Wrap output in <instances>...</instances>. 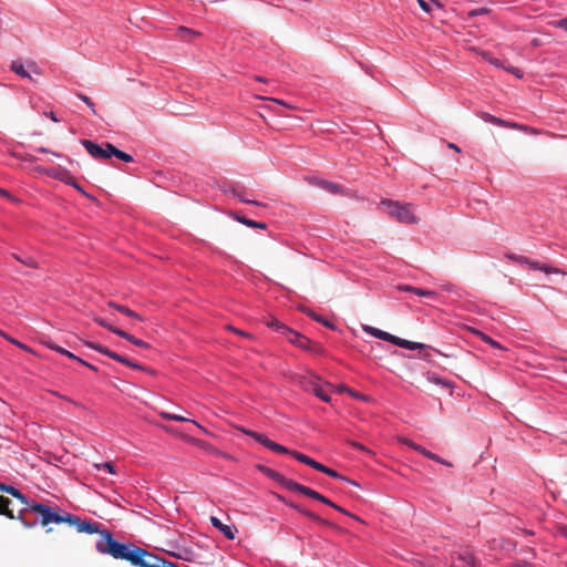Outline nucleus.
I'll list each match as a JSON object with an SVG mask.
<instances>
[{"label":"nucleus","instance_id":"1","mask_svg":"<svg viewBox=\"0 0 567 567\" xmlns=\"http://www.w3.org/2000/svg\"><path fill=\"white\" fill-rule=\"evenodd\" d=\"M65 523H68L71 526H74L79 533H86V534H100V538L97 539L95 547L96 550L102 555H110L114 559H122L126 560V558L115 556V553H113L110 547H112V543L117 545H124L126 547H130L128 549H132L134 547H137L136 545L132 543H120L116 539H114L112 533L107 529H101L100 524L91 520V519H82L78 515L73 514H66Z\"/></svg>","mask_w":567,"mask_h":567},{"label":"nucleus","instance_id":"2","mask_svg":"<svg viewBox=\"0 0 567 567\" xmlns=\"http://www.w3.org/2000/svg\"><path fill=\"white\" fill-rule=\"evenodd\" d=\"M18 519L25 527L30 528L34 527L38 523L42 526L65 523L66 514L62 515L53 511L52 507L32 499L28 507H22L19 511Z\"/></svg>","mask_w":567,"mask_h":567},{"label":"nucleus","instance_id":"3","mask_svg":"<svg viewBox=\"0 0 567 567\" xmlns=\"http://www.w3.org/2000/svg\"><path fill=\"white\" fill-rule=\"evenodd\" d=\"M241 431H243V433L255 439L258 443H260L261 445H264L265 447H267L268 450H270L272 452L281 453V454H289L293 458H296L298 462L303 463L309 466H311V464H312L313 458H311L308 455L302 454L298 451H291V450L287 449L286 446L269 440L262 433H259V432H256L252 430H248V429H244V427L241 429Z\"/></svg>","mask_w":567,"mask_h":567},{"label":"nucleus","instance_id":"4","mask_svg":"<svg viewBox=\"0 0 567 567\" xmlns=\"http://www.w3.org/2000/svg\"><path fill=\"white\" fill-rule=\"evenodd\" d=\"M380 204L386 207L388 214L399 223L413 225L419 221L412 204L391 199H382Z\"/></svg>","mask_w":567,"mask_h":567},{"label":"nucleus","instance_id":"5","mask_svg":"<svg viewBox=\"0 0 567 567\" xmlns=\"http://www.w3.org/2000/svg\"><path fill=\"white\" fill-rule=\"evenodd\" d=\"M80 143L87 151V153L95 159L111 158V153L107 150V143L99 145L91 140H81Z\"/></svg>","mask_w":567,"mask_h":567},{"label":"nucleus","instance_id":"6","mask_svg":"<svg viewBox=\"0 0 567 567\" xmlns=\"http://www.w3.org/2000/svg\"><path fill=\"white\" fill-rule=\"evenodd\" d=\"M306 389L311 391L317 398L322 400L323 402L330 403L331 396L328 392L324 391L323 386L320 383V378L317 375H312L309 381L306 383Z\"/></svg>","mask_w":567,"mask_h":567},{"label":"nucleus","instance_id":"7","mask_svg":"<svg viewBox=\"0 0 567 567\" xmlns=\"http://www.w3.org/2000/svg\"><path fill=\"white\" fill-rule=\"evenodd\" d=\"M511 258L513 260H515L516 262H519L522 265H527L532 269L540 270V271H544L545 274H548V275L549 274H558V269L557 268L548 266L546 264H540V262H537V261H532V260H529L528 258H526L524 256H511Z\"/></svg>","mask_w":567,"mask_h":567},{"label":"nucleus","instance_id":"8","mask_svg":"<svg viewBox=\"0 0 567 567\" xmlns=\"http://www.w3.org/2000/svg\"><path fill=\"white\" fill-rule=\"evenodd\" d=\"M477 565L478 560L468 550L458 553L452 559V567H476Z\"/></svg>","mask_w":567,"mask_h":567},{"label":"nucleus","instance_id":"9","mask_svg":"<svg viewBox=\"0 0 567 567\" xmlns=\"http://www.w3.org/2000/svg\"><path fill=\"white\" fill-rule=\"evenodd\" d=\"M210 524L217 528L227 539L233 540L236 537L237 528L235 525H226L223 524V522L216 517H210Z\"/></svg>","mask_w":567,"mask_h":567},{"label":"nucleus","instance_id":"10","mask_svg":"<svg viewBox=\"0 0 567 567\" xmlns=\"http://www.w3.org/2000/svg\"><path fill=\"white\" fill-rule=\"evenodd\" d=\"M84 346H86L87 348L93 349V350H95V351H97V352L120 362V363H121V361H124L123 360L124 355H121L100 343H95L92 341H84Z\"/></svg>","mask_w":567,"mask_h":567},{"label":"nucleus","instance_id":"11","mask_svg":"<svg viewBox=\"0 0 567 567\" xmlns=\"http://www.w3.org/2000/svg\"><path fill=\"white\" fill-rule=\"evenodd\" d=\"M50 176L55 177V178L62 181L63 183H65L66 185L74 187L82 194H85L83 188L75 182V179L69 174L68 171H65V169L55 171L54 169L50 173Z\"/></svg>","mask_w":567,"mask_h":567},{"label":"nucleus","instance_id":"12","mask_svg":"<svg viewBox=\"0 0 567 567\" xmlns=\"http://www.w3.org/2000/svg\"><path fill=\"white\" fill-rule=\"evenodd\" d=\"M278 484L287 488L288 491L297 492L305 496H307L308 491L310 489V487L301 485L290 478L285 477L284 475H281V478L279 480Z\"/></svg>","mask_w":567,"mask_h":567},{"label":"nucleus","instance_id":"13","mask_svg":"<svg viewBox=\"0 0 567 567\" xmlns=\"http://www.w3.org/2000/svg\"><path fill=\"white\" fill-rule=\"evenodd\" d=\"M0 491L12 495L14 498L20 501L21 504H23V507H28L32 502V499L28 498L20 489L16 488L12 485L1 483Z\"/></svg>","mask_w":567,"mask_h":567},{"label":"nucleus","instance_id":"14","mask_svg":"<svg viewBox=\"0 0 567 567\" xmlns=\"http://www.w3.org/2000/svg\"><path fill=\"white\" fill-rule=\"evenodd\" d=\"M363 331L367 332L368 334L374 337V338H378L380 340H383V341H388L390 343H393L395 342V336L394 334H391L386 331H383L381 329H378V328H374L372 326H363L362 327Z\"/></svg>","mask_w":567,"mask_h":567},{"label":"nucleus","instance_id":"15","mask_svg":"<svg viewBox=\"0 0 567 567\" xmlns=\"http://www.w3.org/2000/svg\"><path fill=\"white\" fill-rule=\"evenodd\" d=\"M308 497L310 498H313L316 501H319L337 511H339L340 513H343L346 515H349V512L342 507H340L339 505H337L336 503H333L332 501H330L329 498H327L326 496H323L322 494L318 493L317 491L310 488L308 491V494H307Z\"/></svg>","mask_w":567,"mask_h":567},{"label":"nucleus","instance_id":"16","mask_svg":"<svg viewBox=\"0 0 567 567\" xmlns=\"http://www.w3.org/2000/svg\"><path fill=\"white\" fill-rule=\"evenodd\" d=\"M310 182L331 194H339L342 190V187L339 184L326 179L315 177L311 178Z\"/></svg>","mask_w":567,"mask_h":567},{"label":"nucleus","instance_id":"17","mask_svg":"<svg viewBox=\"0 0 567 567\" xmlns=\"http://www.w3.org/2000/svg\"><path fill=\"white\" fill-rule=\"evenodd\" d=\"M405 444L410 449L421 453L422 455H424L425 457H427V458H430L432 461H441V456H439L437 454L432 453L431 451L426 450L425 447H423L420 444L414 443L411 440H405Z\"/></svg>","mask_w":567,"mask_h":567},{"label":"nucleus","instance_id":"18","mask_svg":"<svg viewBox=\"0 0 567 567\" xmlns=\"http://www.w3.org/2000/svg\"><path fill=\"white\" fill-rule=\"evenodd\" d=\"M225 193L226 194H231L234 197H236L241 203L250 204V205H255V206H264V204H261L260 202H257V200H254V199H250V198L246 197L243 193H240L234 186H230L229 188L225 189Z\"/></svg>","mask_w":567,"mask_h":567},{"label":"nucleus","instance_id":"19","mask_svg":"<svg viewBox=\"0 0 567 567\" xmlns=\"http://www.w3.org/2000/svg\"><path fill=\"white\" fill-rule=\"evenodd\" d=\"M10 70L16 73L17 75H19L20 78L22 79H28V80H32V76L31 74L29 73V71L24 68V64L22 63L21 60H14L11 62L10 64Z\"/></svg>","mask_w":567,"mask_h":567},{"label":"nucleus","instance_id":"20","mask_svg":"<svg viewBox=\"0 0 567 567\" xmlns=\"http://www.w3.org/2000/svg\"><path fill=\"white\" fill-rule=\"evenodd\" d=\"M115 334L127 340L128 342L133 343L134 346L138 348L147 349L150 348V344L142 339L135 338L133 334L127 333L126 331L120 329L118 331H115Z\"/></svg>","mask_w":567,"mask_h":567},{"label":"nucleus","instance_id":"21","mask_svg":"<svg viewBox=\"0 0 567 567\" xmlns=\"http://www.w3.org/2000/svg\"><path fill=\"white\" fill-rule=\"evenodd\" d=\"M481 118L486 122V123H491V124H494V125H497V126H504V127H517V124H512V123H508L499 117H496L489 113H482L481 114Z\"/></svg>","mask_w":567,"mask_h":567},{"label":"nucleus","instance_id":"22","mask_svg":"<svg viewBox=\"0 0 567 567\" xmlns=\"http://www.w3.org/2000/svg\"><path fill=\"white\" fill-rule=\"evenodd\" d=\"M286 337L289 342L298 346L299 348L306 349L308 344V339H306L302 334L291 329V332H287Z\"/></svg>","mask_w":567,"mask_h":567},{"label":"nucleus","instance_id":"23","mask_svg":"<svg viewBox=\"0 0 567 567\" xmlns=\"http://www.w3.org/2000/svg\"><path fill=\"white\" fill-rule=\"evenodd\" d=\"M393 344L400 347V348H403V349H409V350H416V349H423L425 346L423 343H419V342H413V341H410V340H405V339H401L399 337L395 336V342H393Z\"/></svg>","mask_w":567,"mask_h":567},{"label":"nucleus","instance_id":"24","mask_svg":"<svg viewBox=\"0 0 567 567\" xmlns=\"http://www.w3.org/2000/svg\"><path fill=\"white\" fill-rule=\"evenodd\" d=\"M107 150L111 153V157L114 156V157H116V158H118V159H121L123 162H126V163H130V162L133 161V157L130 154H127V153L116 148L111 143H107Z\"/></svg>","mask_w":567,"mask_h":567},{"label":"nucleus","instance_id":"25","mask_svg":"<svg viewBox=\"0 0 567 567\" xmlns=\"http://www.w3.org/2000/svg\"><path fill=\"white\" fill-rule=\"evenodd\" d=\"M107 305H109V307L114 308L118 312H121V313H123V315H125V316H127L130 318L142 320L141 316L137 312L131 310L130 308H127L125 306L115 303L113 301H110Z\"/></svg>","mask_w":567,"mask_h":567},{"label":"nucleus","instance_id":"26","mask_svg":"<svg viewBox=\"0 0 567 567\" xmlns=\"http://www.w3.org/2000/svg\"><path fill=\"white\" fill-rule=\"evenodd\" d=\"M11 504V501L2 495H0V515H6L7 517L14 519L17 518L12 512V509L9 508Z\"/></svg>","mask_w":567,"mask_h":567},{"label":"nucleus","instance_id":"27","mask_svg":"<svg viewBox=\"0 0 567 567\" xmlns=\"http://www.w3.org/2000/svg\"><path fill=\"white\" fill-rule=\"evenodd\" d=\"M257 470L261 472L264 475H266L268 478L275 481L276 483L279 482L281 478V475L279 472L266 466V465H257Z\"/></svg>","mask_w":567,"mask_h":567},{"label":"nucleus","instance_id":"28","mask_svg":"<svg viewBox=\"0 0 567 567\" xmlns=\"http://www.w3.org/2000/svg\"><path fill=\"white\" fill-rule=\"evenodd\" d=\"M417 2L421 9L427 13H431L434 8L439 10L442 9V6L439 0H431L430 2L425 0H417Z\"/></svg>","mask_w":567,"mask_h":567},{"label":"nucleus","instance_id":"29","mask_svg":"<svg viewBox=\"0 0 567 567\" xmlns=\"http://www.w3.org/2000/svg\"><path fill=\"white\" fill-rule=\"evenodd\" d=\"M236 220H238L240 224L246 225V226L251 227V228H258V229H266L267 228V225L265 223L256 221V220H252V219H248V218L243 217V216H236Z\"/></svg>","mask_w":567,"mask_h":567},{"label":"nucleus","instance_id":"30","mask_svg":"<svg viewBox=\"0 0 567 567\" xmlns=\"http://www.w3.org/2000/svg\"><path fill=\"white\" fill-rule=\"evenodd\" d=\"M268 326L284 336H286L287 332H291V329L289 327H287L282 322L278 321L277 319H271L268 322Z\"/></svg>","mask_w":567,"mask_h":567},{"label":"nucleus","instance_id":"31","mask_svg":"<svg viewBox=\"0 0 567 567\" xmlns=\"http://www.w3.org/2000/svg\"><path fill=\"white\" fill-rule=\"evenodd\" d=\"M161 417L167 421H176V422H194L193 420H189L188 417H185L179 414L169 413V412H161Z\"/></svg>","mask_w":567,"mask_h":567},{"label":"nucleus","instance_id":"32","mask_svg":"<svg viewBox=\"0 0 567 567\" xmlns=\"http://www.w3.org/2000/svg\"><path fill=\"white\" fill-rule=\"evenodd\" d=\"M427 380L434 384L441 385L443 388H452V383L449 380L441 378L435 373H431L427 375Z\"/></svg>","mask_w":567,"mask_h":567},{"label":"nucleus","instance_id":"33","mask_svg":"<svg viewBox=\"0 0 567 567\" xmlns=\"http://www.w3.org/2000/svg\"><path fill=\"white\" fill-rule=\"evenodd\" d=\"M94 321H95L99 326H101V327H103V328L107 329L109 331L113 332L114 334H115V331H118V330H120L118 328H116V327H114V326L110 324V323L106 321V319H104V318L96 317V318H94Z\"/></svg>","mask_w":567,"mask_h":567},{"label":"nucleus","instance_id":"34","mask_svg":"<svg viewBox=\"0 0 567 567\" xmlns=\"http://www.w3.org/2000/svg\"><path fill=\"white\" fill-rule=\"evenodd\" d=\"M178 33H179L181 39H183V40H189L192 37H195L198 34L197 32H195L190 29H187L185 27H179Z\"/></svg>","mask_w":567,"mask_h":567},{"label":"nucleus","instance_id":"35","mask_svg":"<svg viewBox=\"0 0 567 567\" xmlns=\"http://www.w3.org/2000/svg\"><path fill=\"white\" fill-rule=\"evenodd\" d=\"M296 509H298L300 513H302L303 515H306L307 517L316 520V522H319V523H323V524H328L327 520L322 519L321 517H319L317 514L310 512V511H306V509H301L299 508L298 506H295Z\"/></svg>","mask_w":567,"mask_h":567},{"label":"nucleus","instance_id":"36","mask_svg":"<svg viewBox=\"0 0 567 567\" xmlns=\"http://www.w3.org/2000/svg\"><path fill=\"white\" fill-rule=\"evenodd\" d=\"M13 257H14L18 261H20L21 264H23V265H25V266H28V267H31V268H35V267H37V261H35L33 258H31V257L22 258V257H20V256H18V255H13Z\"/></svg>","mask_w":567,"mask_h":567},{"label":"nucleus","instance_id":"37","mask_svg":"<svg viewBox=\"0 0 567 567\" xmlns=\"http://www.w3.org/2000/svg\"><path fill=\"white\" fill-rule=\"evenodd\" d=\"M414 295H416L419 297H429V298L437 297V293L435 291L421 289V288H416V290H414Z\"/></svg>","mask_w":567,"mask_h":567},{"label":"nucleus","instance_id":"38","mask_svg":"<svg viewBox=\"0 0 567 567\" xmlns=\"http://www.w3.org/2000/svg\"><path fill=\"white\" fill-rule=\"evenodd\" d=\"M478 334L481 336L482 340L486 344L491 346L492 348H497V349L502 348L501 344L497 341H495L494 339H492L489 336L482 333V332H478Z\"/></svg>","mask_w":567,"mask_h":567},{"label":"nucleus","instance_id":"39","mask_svg":"<svg viewBox=\"0 0 567 567\" xmlns=\"http://www.w3.org/2000/svg\"><path fill=\"white\" fill-rule=\"evenodd\" d=\"M76 96H78L81 101H83V102H84V103H85V104L91 109V111H92V113H93L94 115H96V111H95V109H94V103L92 102V100H91L89 96H86V95H85V94H83V93H76Z\"/></svg>","mask_w":567,"mask_h":567},{"label":"nucleus","instance_id":"40","mask_svg":"<svg viewBox=\"0 0 567 567\" xmlns=\"http://www.w3.org/2000/svg\"><path fill=\"white\" fill-rule=\"evenodd\" d=\"M305 312L310 317L312 318L313 320H316L317 322H321L322 324L327 326V327H332L327 320H324L321 316L317 315L316 312H313L312 310H305Z\"/></svg>","mask_w":567,"mask_h":567},{"label":"nucleus","instance_id":"41","mask_svg":"<svg viewBox=\"0 0 567 567\" xmlns=\"http://www.w3.org/2000/svg\"><path fill=\"white\" fill-rule=\"evenodd\" d=\"M97 470H105L107 471L110 474H115V467L114 465L111 463V462H104V463H101V464H95L94 465Z\"/></svg>","mask_w":567,"mask_h":567},{"label":"nucleus","instance_id":"42","mask_svg":"<svg viewBox=\"0 0 567 567\" xmlns=\"http://www.w3.org/2000/svg\"><path fill=\"white\" fill-rule=\"evenodd\" d=\"M484 59L492 65H495L496 68H504V64L496 58L491 56L489 54H484Z\"/></svg>","mask_w":567,"mask_h":567},{"label":"nucleus","instance_id":"43","mask_svg":"<svg viewBox=\"0 0 567 567\" xmlns=\"http://www.w3.org/2000/svg\"><path fill=\"white\" fill-rule=\"evenodd\" d=\"M504 70H506L507 72L514 74L516 78L518 79H522L524 73L520 69L516 68V66H505L503 68Z\"/></svg>","mask_w":567,"mask_h":567},{"label":"nucleus","instance_id":"44","mask_svg":"<svg viewBox=\"0 0 567 567\" xmlns=\"http://www.w3.org/2000/svg\"><path fill=\"white\" fill-rule=\"evenodd\" d=\"M123 360L124 361H121L122 364H125L126 367H130V368H133V369H136V370H144L143 365L138 364V363H135L133 361H131L130 359H127L126 357H123Z\"/></svg>","mask_w":567,"mask_h":567},{"label":"nucleus","instance_id":"45","mask_svg":"<svg viewBox=\"0 0 567 567\" xmlns=\"http://www.w3.org/2000/svg\"><path fill=\"white\" fill-rule=\"evenodd\" d=\"M553 25L567 32V18L554 21Z\"/></svg>","mask_w":567,"mask_h":567},{"label":"nucleus","instance_id":"46","mask_svg":"<svg viewBox=\"0 0 567 567\" xmlns=\"http://www.w3.org/2000/svg\"><path fill=\"white\" fill-rule=\"evenodd\" d=\"M349 395L358 400L369 401V398L367 395L359 393L352 389L350 390Z\"/></svg>","mask_w":567,"mask_h":567},{"label":"nucleus","instance_id":"47","mask_svg":"<svg viewBox=\"0 0 567 567\" xmlns=\"http://www.w3.org/2000/svg\"><path fill=\"white\" fill-rule=\"evenodd\" d=\"M324 474H327L328 476L333 477V478L344 480V477L342 475H340L337 471H334L333 468H330L328 466L326 468Z\"/></svg>","mask_w":567,"mask_h":567},{"label":"nucleus","instance_id":"48","mask_svg":"<svg viewBox=\"0 0 567 567\" xmlns=\"http://www.w3.org/2000/svg\"><path fill=\"white\" fill-rule=\"evenodd\" d=\"M7 339H8L11 343L16 344L18 348H20V349H22V350H24V351H27V352H30V351H31V350H30V348H29L27 344L21 343L20 341L16 340V339H13V338H7Z\"/></svg>","mask_w":567,"mask_h":567},{"label":"nucleus","instance_id":"49","mask_svg":"<svg viewBox=\"0 0 567 567\" xmlns=\"http://www.w3.org/2000/svg\"><path fill=\"white\" fill-rule=\"evenodd\" d=\"M310 467H312V468H315V470H317V471H319L321 473H326V468H327L326 465L317 462L316 460L312 461V464H311Z\"/></svg>","mask_w":567,"mask_h":567},{"label":"nucleus","instance_id":"50","mask_svg":"<svg viewBox=\"0 0 567 567\" xmlns=\"http://www.w3.org/2000/svg\"><path fill=\"white\" fill-rule=\"evenodd\" d=\"M556 533L565 538H567V525H558L556 527Z\"/></svg>","mask_w":567,"mask_h":567},{"label":"nucleus","instance_id":"51","mask_svg":"<svg viewBox=\"0 0 567 567\" xmlns=\"http://www.w3.org/2000/svg\"><path fill=\"white\" fill-rule=\"evenodd\" d=\"M334 389H336V391H337V392H339V393H348V394H349V392H350V390H351V389H350L349 386H347L346 384H339V385H337Z\"/></svg>","mask_w":567,"mask_h":567},{"label":"nucleus","instance_id":"52","mask_svg":"<svg viewBox=\"0 0 567 567\" xmlns=\"http://www.w3.org/2000/svg\"><path fill=\"white\" fill-rule=\"evenodd\" d=\"M27 66H28V69L30 71H32V72H34L37 74H40L39 68H38L35 62L30 61V62L27 63Z\"/></svg>","mask_w":567,"mask_h":567},{"label":"nucleus","instance_id":"53","mask_svg":"<svg viewBox=\"0 0 567 567\" xmlns=\"http://www.w3.org/2000/svg\"><path fill=\"white\" fill-rule=\"evenodd\" d=\"M38 152H40V153H51L52 155H54L56 157H62V154L55 153V152H51L49 148L43 147V146L39 147Z\"/></svg>","mask_w":567,"mask_h":567},{"label":"nucleus","instance_id":"54","mask_svg":"<svg viewBox=\"0 0 567 567\" xmlns=\"http://www.w3.org/2000/svg\"><path fill=\"white\" fill-rule=\"evenodd\" d=\"M399 289L402 291H409V292L414 293V290H416V287L405 285V286H400Z\"/></svg>","mask_w":567,"mask_h":567},{"label":"nucleus","instance_id":"55","mask_svg":"<svg viewBox=\"0 0 567 567\" xmlns=\"http://www.w3.org/2000/svg\"><path fill=\"white\" fill-rule=\"evenodd\" d=\"M65 357H68L69 359H72V360H80V357L75 355L74 353L70 352L69 350L65 351Z\"/></svg>","mask_w":567,"mask_h":567},{"label":"nucleus","instance_id":"56","mask_svg":"<svg viewBox=\"0 0 567 567\" xmlns=\"http://www.w3.org/2000/svg\"><path fill=\"white\" fill-rule=\"evenodd\" d=\"M53 351H55V352H58V353H60V354H62V355H65V351H66V349H64V348H62V347H60V346H59V347H56V348H53Z\"/></svg>","mask_w":567,"mask_h":567},{"label":"nucleus","instance_id":"57","mask_svg":"<svg viewBox=\"0 0 567 567\" xmlns=\"http://www.w3.org/2000/svg\"><path fill=\"white\" fill-rule=\"evenodd\" d=\"M353 446L358 450H361V451H364V452H368L370 453L369 450H367L361 443H353Z\"/></svg>","mask_w":567,"mask_h":567},{"label":"nucleus","instance_id":"58","mask_svg":"<svg viewBox=\"0 0 567 567\" xmlns=\"http://www.w3.org/2000/svg\"><path fill=\"white\" fill-rule=\"evenodd\" d=\"M230 329H231L234 332H236V333H238V334H240V336H244V337H250V334H249V333L244 332V331H241V330H238V329H235V328H230Z\"/></svg>","mask_w":567,"mask_h":567},{"label":"nucleus","instance_id":"59","mask_svg":"<svg viewBox=\"0 0 567 567\" xmlns=\"http://www.w3.org/2000/svg\"><path fill=\"white\" fill-rule=\"evenodd\" d=\"M447 146L450 148L454 150L455 152H458V153L461 152V148L454 143H449Z\"/></svg>","mask_w":567,"mask_h":567},{"label":"nucleus","instance_id":"60","mask_svg":"<svg viewBox=\"0 0 567 567\" xmlns=\"http://www.w3.org/2000/svg\"><path fill=\"white\" fill-rule=\"evenodd\" d=\"M435 462H436V463H440V464H442V465H445V466H452V464H451L449 461L443 460L442 457H441V461H435Z\"/></svg>","mask_w":567,"mask_h":567},{"label":"nucleus","instance_id":"61","mask_svg":"<svg viewBox=\"0 0 567 567\" xmlns=\"http://www.w3.org/2000/svg\"><path fill=\"white\" fill-rule=\"evenodd\" d=\"M48 116L53 121V122H60V120L55 116V114L53 112H50L48 114Z\"/></svg>","mask_w":567,"mask_h":567},{"label":"nucleus","instance_id":"62","mask_svg":"<svg viewBox=\"0 0 567 567\" xmlns=\"http://www.w3.org/2000/svg\"><path fill=\"white\" fill-rule=\"evenodd\" d=\"M47 347L51 350H53V348H56L59 347L58 344H55L54 342H47Z\"/></svg>","mask_w":567,"mask_h":567},{"label":"nucleus","instance_id":"63","mask_svg":"<svg viewBox=\"0 0 567 567\" xmlns=\"http://www.w3.org/2000/svg\"><path fill=\"white\" fill-rule=\"evenodd\" d=\"M0 196L9 197V193L2 188H0Z\"/></svg>","mask_w":567,"mask_h":567},{"label":"nucleus","instance_id":"64","mask_svg":"<svg viewBox=\"0 0 567 567\" xmlns=\"http://www.w3.org/2000/svg\"><path fill=\"white\" fill-rule=\"evenodd\" d=\"M453 288H454V286L451 284L445 286V290H447V291H453Z\"/></svg>","mask_w":567,"mask_h":567}]
</instances>
